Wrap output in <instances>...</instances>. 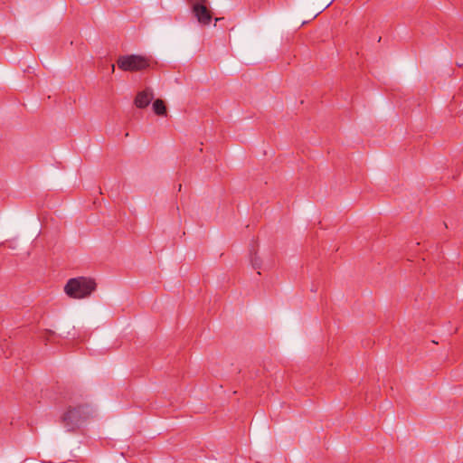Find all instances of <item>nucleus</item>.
Here are the masks:
<instances>
[{
	"label": "nucleus",
	"mask_w": 463,
	"mask_h": 463,
	"mask_svg": "<svg viewBox=\"0 0 463 463\" xmlns=\"http://www.w3.org/2000/svg\"><path fill=\"white\" fill-rule=\"evenodd\" d=\"M250 264L254 269H259L261 267V261L257 256L256 252L250 250Z\"/></svg>",
	"instance_id": "0eeeda50"
},
{
	"label": "nucleus",
	"mask_w": 463,
	"mask_h": 463,
	"mask_svg": "<svg viewBox=\"0 0 463 463\" xmlns=\"http://www.w3.org/2000/svg\"><path fill=\"white\" fill-rule=\"evenodd\" d=\"M111 70H112V71H115V65L114 64L111 65Z\"/></svg>",
	"instance_id": "1a4fd4ad"
},
{
	"label": "nucleus",
	"mask_w": 463,
	"mask_h": 463,
	"mask_svg": "<svg viewBox=\"0 0 463 463\" xmlns=\"http://www.w3.org/2000/svg\"><path fill=\"white\" fill-rule=\"evenodd\" d=\"M154 99V91L151 88L138 91L134 99V104L138 109H146Z\"/></svg>",
	"instance_id": "39448f33"
},
{
	"label": "nucleus",
	"mask_w": 463,
	"mask_h": 463,
	"mask_svg": "<svg viewBox=\"0 0 463 463\" xmlns=\"http://www.w3.org/2000/svg\"><path fill=\"white\" fill-rule=\"evenodd\" d=\"M209 5H194L192 6V13L196 18L197 22L203 25H209L213 20L212 12L208 6Z\"/></svg>",
	"instance_id": "20e7f679"
},
{
	"label": "nucleus",
	"mask_w": 463,
	"mask_h": 463,
	"mask_svg": "<svg viewBox=\"0 0 463 463\" xmlns=\"http://www.w3.org/2000/svg\"><path fill=\"white\" fill-rule=\"evenodd\" d=\"M118 67L124 71H139L150 67V61L141 55L128 54L119 56Z\"/></svg>",
	"instance_id": "7ed1b4c3"
},
{
	"label": "nucleus",
	"mask_w": 463,
	"mask_h": 463,
	"mask_svg": "<svg viewBox=\"0 0 463 463\" xmlns=\"http://www.w3.org/2000/svg\"><path fill=\"white\" fill-rule=\"evenodd\" d=\"M153 110L157 116H166V107L164 100L157 99L153 102Z\"/></svg>",
	"instance_id": "423d86ee"
},
{
	"label": "nucleus",
	"mask_w": 463,
	"mask_h": 463,
	"mask_svg": "<svg viewBox=\"0 0 463 463\" xmlns=\"http://www.w3.org/2000/svg\"><path fill=\"white\" fill-rule=\"evenodd\" d=\"M96 287L97 284L93 279L78 277L68 280L64 291L70 298H84L89 297L96 289Z\"/></svg>",
	"instance_id": "f257e3e1"
},
{
	"label": "nucleus",
	"mask_w": 463,
	"mask_h": 463,
	"mask_svg": "<svg viewBox=\"0 0 463 463\" xmlns=\"http://www.w3.org/2000/svg\"><path fill=\"white\" fill-rule=\"evenodd\" d=\"M188 2L192 5V6L194 5H209V1L208 0H188Z\"/></svg>",
	"instance_id": "6e6552de"
},
{
	"label": "nucleus",
	"mask_w": 463,
	"mask_h": 463,
	"mask_svg": "<svg viewBox=\"0 0 463 463\" xmlns=\"http://www.w3.org/2000/svg\"><path fill=\"white\" fill-rule=\"evenodd\" d=\"M89 414L90 408L86 404H80L75 407L70 406L62 414L61 422L67 431H74L88 419Z\"/></svg>",
	"instance_id": "f03ea898"
}]
</instances>
